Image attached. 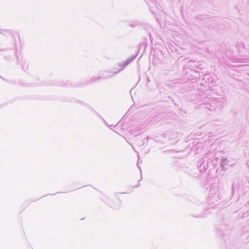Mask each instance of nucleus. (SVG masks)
<instances>
[{
  "label": "nucleus",
  "instance_id": "obj_1",
  "mask_svg": "<svg viewBox=\"0 0 249 249\" xmlns=\"http://www.w3.org/2000/svg\"><path fill=\"white\" fill-rule=\"evenodd\" d=\"M134 59V57H130L124 63H118V66L120 67H122V69H123L124 67H125L126 65L129 64L130 63H131L133 59Z\"/></svg>",
  "mask_w": 249,
  "mask_h": 249
}]
</instances>
